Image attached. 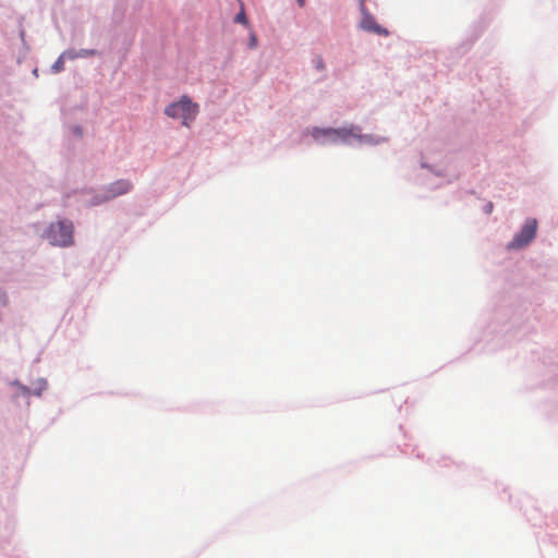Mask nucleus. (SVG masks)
Instances as JSON below:
<instances>
[{
    "label": "nucleus",
    "instance_id": "obj_1",
    "mask_svg": "<svg viewBox=\"0 0 558 558\" xmlns=\"http://www.w3.org/2000/svg\"><path fill=\"white\" fill-rule=\"evenodd\" d=\"M199 112V106L189 96H182L178 101L168 105L165 114L172 119H181L182 124L190 128Z\"/></svg>",
    "mask_w": 558,
    "mask_h": 558
},
{
    "label": "nucleus",
    "instance_id": "obj_3",
    "mask_svg": "<svg viewBox=\"0 0 558 558\" xmlns=\"http://www.w3.org/2000/svg\"><path fill=\"white\" fill-rule=\"evenodd\" d=\"M360 128L351 125L349 128H339V129H320L314 128L312 131V136L315 140H319L320 137L328 138L331 142L337 141L338 138L345 141L349 136L360 137Z\"/></svg>",
    "mask_w": 558,
    "mask_h": 558
},
{
    "label": "nucleus",
    "instance_id": "obj_6",
    "mask_svg": "<svg viewBox=\"0 0 558 558\" xmlns=\"http://www.w3.org/2000/svg\"><path fill=\"white\" fill-rule=\"evenodd\" d=\"M360 27L366 32L374 33L380 36H388V31L380 26L375 19L367 12H363Z\"/></svg>",
    "mask_w": 558,
    "mask_h": 558
},
{
    "label": "nucleus",
    "instance_id": "obj_9",
    "mask_svg": "<svg viewBox=\"0 0 558 558\" xmlns=\"http://www.w3.org/2000/svg\"><path fill=\"white\" fill-rule=\"evenodd\" d=\"M248 47L251 49H255L257 47V36L253 31L250 32Z\"/></svg>",
    "mask_w": 558,
    "mask_h": 558
},
{
    "label": "nucleus",
    "instance_id": "obj_7",
    "mask_svg": "<svg viewBox=\"0 0 558 558\" xmlns=\"http://www.w3.org/2000/svg\"><path fill=\"white\" fill-rule=\"evenodd\" d=\"M88 54H94V51H89V52H88V51H84V52H83V53H81V54H74V53H71V52H65V53H63L62 56H60V57L58 58V60L54 62V64H53V69H54L57 72H59V71L63 70V65H64V58H65V57H69V58H71V59H73V58H76V57H78V56H88Z\"/></svg>",
    "mask_w": 558,
    "mask_h": 558
},
{
    "label": "nucleus",
    "instance_id": "obj_10",
    "mask_svg": "<svg viewBox=\"0 0 558 558\" xmlns=\"http://www.w3.org/2000/svg\"><path fill=\"white\" fill-rule=\"evenodd\" d=\"M492 208H493V205H492V204H489V206H487L488 211H490V210H492Z\"/></svg>",
    "mask_w": 558,
    "mask_h": 558
},
{
    "label": "nucleus",
    "instance_id": "obj_8",
    "mask_svg": "<svg viewBox=\"0 0 558 558\" xmlns=\"http://www.w3.org/2000/svg\"><path fill=\"white\" fill-rule=\"evenodd\" d=\"M234 22L244 25L245 27H250V23L247 16L244 11V5L241 3L240 12L235 15Z\"/></svg>",
    "mask_w": 558,
    "mask_h": 558
},
{
    "label": "nucleus",
    "instance_id": "obj_13",
    "mask_svg": "<svg viewBox=\"0 0 558 558\" xmlns=\"http://www.w3.org/2000/svg\"><path fill=\"white\" fill-rule=\"evenodd\" d=\"M365 0H361L362 4L364 3Z\"/></svg>",
    "mask_w": 558,
    "mask_h": 558
},
{
    "label": "nucleus",
    "instance_id": "obj_12",
    "mask_svg": "<svg viewBox=\"0 0 558 558\" xmlns=\"http://www.w3.org/2000/svg\"><path fill=\"white\" fill-rule=\"evenodd\" d=\"M76 132H77L78 135H82V132H81L80 129H77Z\"/></svg>",
    "mask_w": 558,
    "mask_h": 558
},
{
    "label": "nucleus",
    "instance_id": "obj_5",
    "mask_svg": "<svg viewBox=\"0 0 558 558\" xmlns=\"http://www.w3.org/2000/svg\"><path fill=\"white\" fill-rule=\"evenodd\" d=\"M132 183L128 180H118L111 184H109L106 189V194L97 202H107L117 196L123 195L131 191Z\"/></svg>",
    "mask_w": 558,
    "mask_h": 558
},
{
    "label": "nucleus",
    "instance_id": "obj_4",
    "mask_svg": "<svg viewBox=\"0 0 558 558\" xmlns=\"http://www.w3.org/2000/svg\"><path fill=\"white\" fill-rule=\"evenodd\" d=\"M536 230V219H527L522 229L520 230V232L517 233L512 241L509 243V247L521 248L526 246L535 238Z\"/></svg>",
    "mask_w": 558,
    "mask_h": 558
},
{
    "label": "nucleus",
    "instance_id": "obj_11",
    "mask_svg": "<svg viewBox=\"0 0 558 558\" xmlns=\"http://www.w3.org/2000/svg\"><path fill=\"white\" fill-rule=\"evenodd\" d=\"M299 3H300L301 5H303V4H304V0H299Z\"/></svg>",
    "mask_w": 558,
    "mask_h": 558
},
{
    "label": "nucleus",
    "instance_id": "obj_2",
    "mask_svg": "<svg viewBox=\"0 0 558 558\" xmlns=\"http://www.w3.org/2000/svg\"><path fill=\"white\" fill-rule=\"evenodd\" d=\"M73 231V223L62 220L51 223L47 230L46 236L51 245L70 246L74 243Z\"/></svg>",
    "mask_w": 558,
    "mask_h": 558
}]
</instances>
